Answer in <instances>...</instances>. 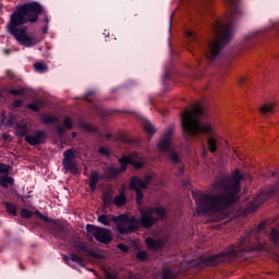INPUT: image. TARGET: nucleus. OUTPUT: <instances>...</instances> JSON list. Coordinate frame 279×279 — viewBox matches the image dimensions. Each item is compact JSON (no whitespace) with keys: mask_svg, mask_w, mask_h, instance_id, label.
<instances>
[{"mask_svg":"<svg viewBox=\"0 0 279 279\" xmlns=\"http://www.w3.org/2000/svg\"><path fill=\"white\" fill-rule=\"evenodd\" d=\"M241 180H245V175L241 174L239 169H235L231 177L214 181L209 194L202 192L193 193L196 213L198 215H213L223 210V208H228L239 197Z\"/></svg>","mask_w":279,"mask_h":279,"instance_id":"nucleus-1","label":"nucleus"},{"mask_svg":"<svg viewBox=\"0 0 279 279\" xmlns=\"http://www.w3.org/2000/svg\"><path fill=\"white\" fill-rule=\"evenodd\" d=\"M39 14H43V5L38 2L20 5L16 8L15 12L12 13L7 29L22 47H36V45L43 40L40 37L28 35L27 26H23L25 23H36Z\"/></svg>","mask_w":279,"mask_h":279,"instance_id":"nucleus-2","label":"nucleus"},{"mask_svg":"<svg viewBox=\"0 0 279 279\" xmlns=\"http://www.w3.org/2000/svg\"><path fill=\"white\" fill-rule=\"evenodd\" d=\"M140 211L141 219L130 217V215H121L119 217L101 215L98 216V221L99 223H102V226L114 223L119 234H129V232H134V230L141 228V226L144 228H151L158 219H163L165 215H167V211L163 208H146L140 209Z\"/></svg>","mask_w":279,"mask_h":279,"instance_id":"nucleus-3","label":"nucleus"},{"mask_svg":"<svg viewBox=\"0 0 279 279\" xmlns=\"http://www.w3.org/2000/svg\"><path fill=\"white\" fill-rule=\"evenodd\" d=\"M267 234L265 223H260L257 228L246 232L236 243L227 248L225 252L213 255L209 257L210 265H219V263H226L236 258V256H244L245 252H260L265 250L263 238Z\"/></svg>","mask_w":279,"mask_h":279,"instance_id":"nucleus-4","label":"nucleus"},{"mask_svg":"<svg viewBox=\"0 0 279 279\" xmlns=\"http://www.w3.org/2000/svg\"><path fill=\"white\" fill-rule=\"evenodd\" d=\"M204 109L197 105L192 109H186L182 113L181 125L184 134L187 136H197V134H211L207 138L208 149L211 153L217 151V144L219 143V135L215 133L213 125L204 121Z\"/></svg>","mask_w":279,"mask_h":279,"instance_id":"nucleus-5","label":"nucleus"},{"mask_svg":"<svg viewBox=\"0 0 279 279\" xmlns=\"http://www.w3.org/2000/svg\"><path fill=\"white\" fill-rule=\"evenodd\" d=\"M232 34H234L232 24H218L216 26V37L209 44L206 52V58H208L210 62H213V60H215V58L221 53V49H223V47H226V45L232 40Z\"/></svg>","mask_w":279,"mask_h":279,"instance_id":"nucleus-6","label":"nucleus"},{"mask_svg":"<svg viewBox=\"0 0 279 279\" xmlns=\"http://www.w3.org/2000/svg\"><path fill=\"white\" fill-rule=\"evenodd\" d=\"M171 134H173V126L168 128L162 138L158 143V149L160 151H168L172 162H174V165H178L179 170L177 171V175H182V173H184V165L180 160V157H178V154H175V149L171 147V141H173Z\"/></svg>","mask_w":279,"mask_h":279,"instance_id":"nucleus-7","label":"nucleus"},{"mask_svg":"<svg viewBox=\"0 0 279 279\" xmlns=\"http://www.w3.org/2000/svg\"><path fill=\"white\" fill-rule=\"evenodd\" d=\"M120 168L109 167L106 169V173L108 178H117L119 173L125 171L128 169V165H133L135 169H141L143 167V157H141L137 153H132L129 156H124L119 159Z\"/></svg>","mask_w":279,"mask_h":279,"instance_id":"nucleus-8","label":"nucleus"},{"mask_svg":"<svg viewBox=\"0 0 279 279\" xmlns=\"http://www.w3.org/2000/svg\"><path fill=\"white\" fill-rule=\"evenodd\" d=\"M86 230L89 234H93L96 240H98L99 243H110L112 241V234L110 233V230L104 229L100 227H95L93 225H87Z\"/></svg>","mask_w":279,"mask_h":279,"instance_id":"nucleus-9","label":"nucleus"},{"mask_svg":"<svg viewBox=\"0 0 279 279\" xmlns=\"http://www.w3.org/2000/svg\"><path fill=\"white\" fill-rule=\"evenodd\" d=\"M151 181V175H146L145 180H141L138 177H133L131 179V189H134L136 192L137 204L143 202V189H147V184Z\"/></svg>","mask_w":279,"mask_h":279,"instance_id":"nucleus-10","label":"nucleus"},{"mask_svg":"<svg viewBox=\"0 0 279 279\" xmlns=\"http://www.w3.org/2000/svg\"><path fill=\"white\" fill-rule=\"evenodd\" d=\"M267 199H269V194H267V192L259 193L255 199L250 203L248 207L246 208V213H254V210H256L260 204H265Z\"/></svg>","mask_w":279,"mask_h":279,"instance_id":"nucleus-11","label":"nucleus"},{"mask_svg":"<svg viewBox=\"0 0 279 279\" xmlns=\"http://www.w3.org/2000/svg\"><path fill=\"white\" fill-rule=\"evenodd\" d=\"M46 134L43 131H37L34 134L26 135L25 141L28 145H40V143H45Z\"/></svg>","mask_w":279,"mask_h":279,"instance_id":"nucleus-12","label":"nucleus"},{"mask_svg":"<svg viewBox=\"0 0 279 279\" xmlns=\"http://www.w3.org/2000/svg\"><path fill=\"white\" fill-rule=\"evenodd\" d=\"M148 250H154V252H158V250H162V241H155L151 238L146 239L145 241Z\"/></svg>","mask_w":279,"mask_h":279,"instance_id":"nucleus-13","label":"nucleus"},{"mask_svg":"<svg viewBox=\"0 0 279 279\" xmlns=\"http://www.w3.org/2000/svg\"><path fill=\"white\" fill-rule=\"evenodd\" d=\"M227 2L230 5V21H232V19H234V16H236V14H239L238 0H227Z\"/></svg>","mask_w":279,"mask_h":279,"instance_id":"nucleus-14","label":"nucleus"},{"mask_svg":"<svg viewBox=\"0 0 279 279\" xmlns=\"http://www.w3.org/2000/svg\"><path fill=\"white\" fill-rule=\"evenodd\" d=\"M63 161L62 165L63 166H68L69 163L73 162V160H75V151H73V149H68L63 153Z\"/></svg>","mask_w":279,"mask_h":279,"instance_id":"nucleus-15","label":"nucleus"},{"mask_svg":"<svg viewBox=\"0 0 279 279\" xmlns=\"http://www.w3.org/2000/svg\"><path fill=\"white\" fill-rule=\"evenodd\" d=\"M64 260L68 265H70V267L75 268V266H73V264L71 263H77V265H82L83 259L82 257L75 255V254H71L70 257H64Z\"/></svg>","mask_w":279,"mask_h":279,"instance_id":"nucleus-16","label":"nucleus"},{"mask_svg":"<svg viewBox=\"0 0 279 279\" xmlns=\"http://www.w3.org/2000/svg\"><path fill=\"white\" fill-rule=\"evenodd\" d=\"M269 239L275 245H279V225L270 230Z\"/></svg>","mask_w":279,"mask_h":279,"instance_id":"nucleus-17","label":"nucleus"},{"mask_svg":"<svg viewBox=\"0 0 279 279\" xmlns=\"http://www.w3.org/2000/svg\"><path fill=\"white\" fill-rule=\"evenodd\" d=\"M0 184L4 189H8L9 186H12L14 184V179L12 177L2 175L0 177Z\"/></svg>","mask_w":279,"mask_h":279,"instance_id":"nucleus-18","label":"nucleus"},{"mask_svg":"<svg viewBox=\"0 0 279 279\" xmlns=\"http://www.w3.org/2000/svg\"><path fill=\"white\" fill-rule=\"evenodd\" d=\"M275 108L276 105L274 102H267L259 108V111L262 114H269V112H274Z\"/></svg>","mask_w":279,"mask_h":279,"instance_id":"nucleus-19","label":"nucleus"},{"mask_svg":"<svg viewBox=\"0 0 279 279\" xmlns=\"http://www.w3.org/2000/svg\"><path fill=\"white\" fill-rule=\"evenodd\" d=\"M89 180H90V183H89L90 191H96L97 182H99V174L97 172H92Z\"/></svg>","mask_w":279,"mask_h":279,"instance_id":"nucleus-20","label":"nucleus"},{"mask_svg":"<svg viewBox=\"0 0 279 279\" xmlns=\"http://www.w3.org/2000/svg\"><path fill=\"white\" fill-rule=\"evenodd\" d=\"M17 136H27L29 133V129H27L26 124H19L15 130Z\"/></svg>","mask_w":279,"mask_h":279,"instance_id":"nucleus-21","label":"nucleus"},{"mask_svg":"<svg viewBox=\"0 0 279 279\" xmlns=\"http://www.w3.org/2000/svg\"><path fill=\"white\" fill-rule=\"evenodd\" d=\"M173 271L169 269H165L161 275H158L155 279H173L174 278Z\"/></svg>","mask_w":279,"mask_h":279,"instance_id":"nucleus-22","label":"nucleus"},{"mask_svg":"<svg viewBox=\"0 0 279 279\" xmlns=\"http://www.w3.org/2000/svg\"><path fill=\"white\" fill-rule=\"evenodd\" d=\"M65 171H70L73 175H77L80 173V169H77V166H75V162H71L68 166H63Z\"/></svg>","mask_w":279,"mask_h":279,"instance_id":"nucleus-23","label":"nucleus"},{"mask_svg":"<svg viewBox=\"0 0 279 279\" xmlns=\"http://www.w3.org/2000/svg\"><path fill=\"white\" fill-rule=\"evenodd\" d=\"M143 128L148 134H156V129L154 128V124L149 121H144Z\"/></svg>","mask_w":279,"mask_h":279,"instance_id":"nucleus-24","label":"nucleus"},{"mask_svg":"<svg viewBox=\"0 0 279 279\" xmlns=\"http://www.w3.org/2000/svg\"><path fill=\"white\" fill-rule=\"evenodd\" d=\"M41 121L43 123L51 124V123H56L57 119L53 116L44 114L41 117Z\"/></svg>","mask_w":279,"mask_h":279,"instance_id":"nucleus-25","label":"nucleus"},{"mask_svg":"<svg viewBox=\"0 0 279 279\" xmlns=\"http://www.w3.org/2000/svg\"><path fill=\"white\" fill-rule=\"evenodd\" d=\"M113 204H116V206H123V204H125V195L120 194L116 196V198L113 199Z\"/></svg>","mask_w":279,"mask_h":279,"instance_id":"nucleus-26","label":"nucleus"},{"mask_svg":"<svg viewBox=\"0 0 279 279\" xmlns=\"http://www.w3.org/2000/svg\"><path fill=\"white\" fill-rule=\"evenodd\" d=\"M37 217H39V219H43L44 221H51V223H53V226H58V220H51V218L40 214V211H36Z\"/></svg>","mask_w":279,"mask_h":279,"instance_id":"nucleus-27","label":"nucleus"},{"mask_svg":"<svg viewBox=\"0 0 279 279\" xmlns=\"http://www.w3.org/2000/svg\"><path fill=\"white\" fill-rule=\"evenodd\" d=\"M41 106H43V102H33L27 105V108H29V110H33V112H38Z\"/></svg>","mask_w":279,"mask_h":279,"instance_id":"nucleus-28","label":"nucleus"},{"mask_svg":"<svg viewBox=\"0 0 279 279\" xmlns=\"http://www.w3.org/2000/svg\"><path fill=\"white\" fill-rule=\"evenodd\" d=\"M7 210L10 213V215H13V217H16V205L7 203Z\"/></svg>","mask_w":279,"mask_h":279,"instance_id":"nucleus-29","label":"nucleus"},{"mask_svg":"<svg viewBox=\"0 0 279 279\" xmlns=\"http://www.w3.org/2000/svg\"><path fill=\"white\" fill-rule=\"evenodd\" d=\"M34 215V211L27 209V208H23L22 209V213H21V216L24 218V219H29L32 218V216Z\"/></svg>","mask_w":279,"mask_h":279,"instance_id":"nucleus-30","label":"nucleus"},{"mask_svg":"<svg viewBox=\"0 0 279 279\" xmlns=\"http://www.w3.org/2000/svg\"><path fill=\"white\" fill-rule=\"evenodd\" d=\"M63 126L65 130H73V121H71L70 118H64Z\"/></svg>","mask_w":279,"mask_h":279,"instance_id":"nucleus-31","label":"nucleus"},{"mask_svg":"<svg viewBox=\"0 0 279 279\" xmlns=\"http://www.w3.org/2000/svg\"><path fill=\"white\" fill-rule=\"evenodd\" d=\"M34 69L38 71V73H45L47 71V66L43 63H35Z\"/></svg>","mask_w":279,"mask_h":279,"instance_id":"nucleus-32","label":"nucleus"},{"mask_svg":"<svg viewBox=\"0 0 279 279\" xmlns=\"http://www.w3.org/2000/svg\"><path fill=\"white\" fill-rule=\"evenodd\" d=\"M25 93V88L20 87L19 89H12L10 92L11 95H14L15 97H19L20 95H23Z\"/></svg>","mask_w":279,"mask_h":279,"instance_id":"nucleus-33","label":"nucleus"},{"mask_svg":"<svg viewBox=\"0 0 279 279\" xmlns=\"http://www.w3.org/2000/svg\"><path fill=\"white\" fill-rule=\"evenodd\" d=\"M105 206H109L112 203V194L108 193L104 195Z\"/></svg>","mask_w":279,"mask_h":279,"instance_id":"nucleus-34","label":"nucleus"},{"mask_svg":"<svg viewBox=\"0 0 279 279\" xmlns=\"http://www.w3.org/2000/svg\"><path fill=\"white\" fill-rule=\"evenodd\" d=\"M136 258H138V260H145L147 258V252L138 251L136 254Z\"/></svg>","mask_w":279,"mask_h":279,"instance_id":"nucleus-35","label":"nucleus"},{"mask_svg":"<svg viewBox=\"0 0 279 279\" xmlns=\"http://www.w3.org/2000/svg\"><path fill=\"white\" fill-rule=\"evenodd\" d=\"M0 173H10V166L0 163Z\"/></svg>","mask_w":279,"mask_h":279,"instance_id":"nucleus-36","label":"nucleus"},{"mask_svg":"<svg viewBox=\"0 0 279 279\" xmlns=\"http://www.w3.org/2000/svg\"><path fill=\"white\" fill-rule=\"evenodd\" d=\"M106 279H117V274L105 270Z\"/></svg>","mask_w":279,"mask_h":279,"instance_id":"nucleus-37","label":"nucleus"},{"mask_svg":"<svg viewBox=\"0 0 279 279\" xmlns=\"http://www.w3.org/2000/svg\"><path fill=\"white\" fill-rule=\"evenodd\" d=\"M98 154H100L101 156H110V153L108 151V148H106V147H100L98 149Z\"/></svg>","mask_w":279,"mask_h":279,"instance_id":"nucleus-38","label":"nucleus"},{"mask_svg":"<svg viewBox=\"0 0 279 279\" xmlns=\"http://www.w3.org/2000/svg\"><path fill=\"white\" fill-rule=\"evenodd\" d=\"M118 248L121 252H128V250H129L128 245H125V244H118Z\"/></svg>","mask_w":279,"mask_h":279,"instance_id":"nucleus-39","label":"nucleus"},{"mask_svg":"<svg viewBox=\"0 0 279 279\" xmlns=\"http://www.w3.org/2000/svg\"><path fill=\"white\" fill-rule=\"evenodd\" d=\"M77 250H81V252H86V250H87L86 244L80 243V244L77 245Z\"/></svg>","mask_w":279,"mask_h":279,"instance_id":"nucleus-40","label":"nucleus"},{"mask_svg":"<svg viewBox=\"0 0 279 279\" xmlns=\"http://www.w3.org/2000/svg\"><path fill=\"white\" fill-rule=\"evenodd\" d=\"M83 128H84L85 130H87L88 132H95V128H93L92 125L83 124Z\"/></svg>","mask_w":279,"mask_h":279,"instance_id":"nucleus-41","label":"nucleus"},{"mask_svg":"<svg viewBox=\"0 0 279 279\" xmlns=\"http://www.w3.org/2000/svg\"><path fill=\"white\" fill-rule=\"evenodd\" d=\"M185 36H186V38H194L195 37V33H193L191 31H186L185 32Z\"/></svg>","mask_w":279,"mask_h":279,"instance_id":"nucleus-42","label":"nucleus"},{"mask_svg":"<svg viewBox=\"0 0 279 279\" xmlns=\"http://www.w3.org/2000/svg\"><path fill=\"white\" fill-rule=\"evenodd\" d=\"M21 100H14L13 101V106H14V108H21Z\"/></svg>","mask_w":279,"mask_h":279,"instance_id":"nucleus-43","label":"nucleus"},{"mask_svg":"<svg viewBox=\"0 0 279 279\" xmlns=\"http://www.w3.org/2000/svg\"><path fill=\"white\" fill-rule=\"evenodd\" d=\"M57 132H58L59 134H63V133H64V128L58 126V128H57Z\"/></svg>","mask_w":279,"mask_h":279,"instance_id":"nucleus-44","label":"nucleus"},{"mask_svg":"<svg viewBox=\"0 0 279 279\" xmlns=\"http://www.w3.org/2000/svg\"><path fill=\"white\" fill-rule=\"evenodd\" d=\"M238 82L239 84H243L245 82V77H240Z\"/></svg>","mask_w":279,"mask_h":279,"instance_id":"nucleus-45","label":"nucleus"},{"mask_svg":"<svg viewBox=\"0 0 279 279\" xmlns=\"http://www.w3.org/2000/svg\"><path fill=\"white\" fill-rule=\"evenodd\" d=\"M44 34H47V27L44 28Z\"/></svg>","mask_w":279,"mask_h":279,"instance_id":"nucleus-46","label":"nucleus"},{"mask_svg":"<svg viewBox=\"0 0 279 279\" xmlns=\"http://www.w3.org/2000/svg\"><path fill=\"white\" fill-rule=\"evenodd\" d=\"M45 21H46L47 23H49V19H48V17H46Z\"/></svg>","mask_w":279,"mask_h":279,"instance_id":"nucleus-47","label":"nucleus"},{"mask_svg":"<svg viewBox=\"0 0 279 279\" xmlns=\"http://www.w3.org/2000/svg\"><path fill=\"white\" fill-rule=\"evenodd\" d=\"M87 95H93V92H87Z\"/></svg>","mask_w":279,"mask_h":279,"instance_id":"nucleus-48","label":"nucleus"},{"mask_svg":"<svg viewBox=\"0 0 279 279\" xmlns=\"http://www.w3.org/2000/svg\"><path fill=\"white\" fill-rule=\"evenodd\" d=\"M4 53H10V51L9 50H4Z\"/></svg>","mask_w":279,"mask_h":279,"instance_id":"nucleus-49","label":"nucleus"},{"mask_svg":"<svg viewBox=\"0 0 279 279\" xmlns=\"http://www.w3.org/2000/svg\"><path fill=\"white\" fill-rule=\"evenodd\" d=\"M169 32H171V25L169 26Z\"/></svg>","mask_w":279,"mask_h":279,"instance_id":"nucleus-50","label":"nucleus"},{"mask_svg":"<svg viewBox=\"0 0 279 279\" xmlns=\"http://www.w3.org/2000/svg\"><path fill=\"white\" fill-rule=\"evenodd\" d=\"M73 136H75V133H73Z\"/></svg>","mask_w":279,"mask_h":279,"instance_id":"nucleus-51","label":"nucleus"}]
</instances>
